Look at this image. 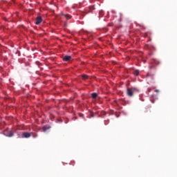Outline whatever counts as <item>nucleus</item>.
<instances>
[{"label":"nucleus","mask_w":177,"mask_h":177,"mask_svg":"<svg viewBox=\"0 0 177 177\" xmlns=\"http://www.w3.org/2000/svg\"><path fill=\"white\" fill-rule=\"evenodd\" d=\"M140 90L138 88L136 87H132V88H128L127 91H126V93L127 94L128 96L131 97L133 96V94L136 93H139Z\"/></svg>","instance_id":"1"},{"label":"nucleus","mask_w":177,"mask_h":177,"mask_svg":"<svg viewBox=\"0 0 177 177\" xmlns=\"http://www.w3.org/2000/svg\"><path fill=\"white\" fill-rule=\"evenodd\" d=\"M32 133L25 132L21 134V137L24 138H29L32 136Z\"/></svg>","instance_id":"2"},{"label":"nucleus","mask_w":177,"mask_h":177,"mask_svg":"<svg viewBox=\"0 0 177 177\" xmlns=\"http://www.w3.org/2000/svg\"><path fill=\"white\" fill-rule=\"evenodd\" d=\"M42 22V17H37L36 18V21L35 22V24L39 25Z\"/></svg>","instance_id":"3"},{"label":"nucleus","mask_w":177,"mask_h":177,"mask_svg":"<svg viewBox=\"0 0 177 177\" xmlns=\"http://www.w3.org/2000/svg\"><path fill=\"white\" fill-rule=\"evenodd\" d=\"M72 59V57L70 55H66L62 58V60L64 62H69Z\"/></svg>","instance_id":"4"},{"label":"nucleus","mask_w":177,"mask_h":177,"mask_svg":"<svg viewBox=\"0 0 177 177\" xmlns=\"http://www.w3.org/2000/svg\"><path fill=\"white\" fill-rule=\"evenodd\" d=\"M50 129V127L46 125V126H44L43 127V131L44 132H46V131L49 130Z\"/></svg>","instance_id":"5"},{"label":"nucleus","mask_w":177,"mask_h":177,"mask_svg":"<svg viewBox=\"0 0 177 177\" xmlns=\"http://www.w3.org/2000/svg\"><path fill=\"white\" fill-rule=\"evenodd\" d=\"M133 74L135 76H138L139 75V71L138 70H135L134 72H133Z\"/></svg>","instance_id":"6"},{"label":"nucleus","mask_w":177,"mask_h":177,"mask_svg":"<svg viewBox=\"0 0 177 177\" xmlns=\"http://www.w3.org/2000/svg\"><path fill=\"white\" fill-rule=\"evenodd\" d=\"M91 97H93V99H95L96 97H97V93H92Z\"/></svg>","instance_id":"7"},{"label":"nucleus","mask_w":177,"mask_h":177,"mask_svg":"<svg viewBox=\"0 0 177 177\" xmlns=\"http://www.w3.org/2000/svg\"><path fill=\"white\" fill-rule=\"evenodd\" d=\"M82 80H88V76L87 75H82Z\"/></svg>","instance_id":"8"},{"label":"nucleus","mask_w":177,"mask_h":177,"mask_svg":"<svg viewBox=\"0 0 177 177\" xmlns=\"http://www.w3.org/2000/svg\"><path fill=\"white\" fill-rule=\"evenodd\" d=\"M13 136V133H12L11 131H10L8 133V137L9 138H11Z\"/></svg>","instance_id":"9"},{"label":"nucleus","mask_w":177,"mask_h":177,"mask_svg":"<svg viewBox=\"0 0 177 177\" xmlns=\"http://www.w3.org/2000/svg\"><path fill=\"white\" fill-rule=\"evenodd\" d=\"M64 17L68 20L71 19V16L69 15H64Z\"/></svg>","instance_id":"10"},{"label":"nucleus","mask_w":177,"mask_h":177,"mask_svg":"<svg viewBox=\"0 0 177 177\" xmlns=\"http://www.w3.org/2000/svg\"><path fill=\"white\" fill-rule=\"evenodd\" d=\"M153 63L156 65L160 64V62L158 60L154 59Z\"/></svg>","instance_id":"11"},{"label":"nucleus","mask_w":177,"mask_h":177,"mask_svg":"<svg viewBox=\"0 0 177 177\" xmlns=\"http://www.w3.org/2000/svg\"><path fill=\"white\" fill-rule=\"evenodd\" d=\"M149 111V109L146 108L145 111H144L145 113H147Z\"/></svg>","instance_id":"12"},{"label":"nucleus","mask_w":177,"mask_h":177,"mask_svg":"<svg viewBox=\"0 0 177 177\" xmlns=\"http://www.w3.org/2000/svg\"><path fill=\"white\" fill-rule=\"evenodd\" d=\"M32 136L33 138H37V135L36 134L32 133Z\"/></svg>","instance_id":"13"},{"label":"nucleus","mask_w":177,"mask_h":177,"mask_svg":"<svg viewBox=\"0 0 177 177\" xmlns=\"http://www.w3.org/2000/svg\"><path fill=\"white\" fill-rule=\"evenodd\" d=\"M89 8L91 9V10H92L93 9V6H91L89 7Z\"/></svg>","instance_id":"14"},{"label":"nucleus","mask_w":177,"mask_h":177,"mask_svg":"<svg viewBox=\"0 0 177 177\" xmlns=\"http://www.w3.org/2000/svg\"><path fill=\"white\" fill-rule=\"evenodd\" d=\"M155 92L158 93L159 90H155Z\"/></svg>","instance_id":"15"},{"label":"nucleus","mask_w":177,"mask_h":177,"mask_svg":"<svg viewBox=\"0 0 177 177\" xmlns=\"http://www.w3.org/2000/svg\"><path fill=\"white\" fill-rule=\"evenodd\" d=\"M149 74H147V77H149Z\"/></svg>","instance_id":"16"},{"label":"nucleus","mask_w":177,"mask_h":177,"mask_svg":"<svg viewBox=\"0 0 177 177\" xmlns=\"http://www.w3.org/2000/svg\"><path fill=\"white\" fill-rule=\"evenodd\" d=\"M151 90L149 89V92H151Z\"/></svg>","instance_id":"17"},{"label":"nucleus","mask_w":177,"mask_h":177,"mask_svg":"<svg viewBox=\"0 0 177 177\" xmlns=\"http://www.w3.org/2000/svg\"><path fill=\"white\" fill-rule=\"evenodd\" d=\"M152 68V66H150V69H151Z\"/></svg>","instance_id":"18"}]
</instances>
